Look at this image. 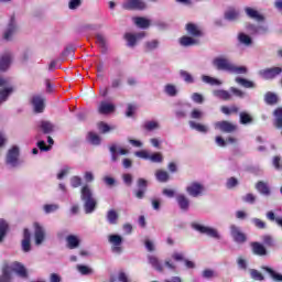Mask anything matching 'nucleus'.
<instances>
[{
  "label": "nucleus",
  "instance_id": "obj_14",
  "mask_svg": "<svg viewBox=\"0 0 282 282\" xmlns=\"http://www.w3.org/2000/svg\"><path fill=\"white\" fill-rule=\"evenodd\" d=\"M19 158V148L13 147L11 150H9V153L7 155V162L11 164V166H17Z\"/></svg>",
  "mask_w": 282,
  "mask_h": 282
},
{
  "label": "nucleus",
  "instance_id": "obj_36",
  "mask_svg": "<svg viewBox=\"0 0 282 282\" xmlns=\"http://www.w3.org/2000/svg\"><path fill=\"white\" fill-rule=\"evenodd\" d=\"M263 270H265V272H268L270 274V276L273 279V281H282V274L281 273H276V271L272 270L271 268H263Z\"/></svg>",
  "mask_w": 282,
  "mask_h": 282
},
{
  "label": "nucleus",
  "instance_id": "obj_48",
  "mask_svg": "<svg viewBox=\"0 0 282 282\" xmlns=\"http://www.w3.org/2000/svg\"><path fill=\"white\" fill-rule=\"evenodd\" d=\"M165 93L169 96H175L177 94V88H175L174 85H167V86H165Z\"/></svg>",
  "mask_w": 282,
  "mask_h": 282
},
{
  "label": "nucleus",
  "instance_id": "obj_8",
  "mask_svg": "<svg viewBox=\"0 0 282 282\" xmlns=\"http://www.w3.org/2000/svg\"><path fill=\"white\" fill-rule=\"evenodd\" d=\"M186 191L192 197H198V195L204 193V186L199 183H192L187 186Z\"/></svg>",
  "mask_w": 282,
  "mask_h": 282
},
{
  "label": "nucleus",
  "instance_id": "obj_34",
  "mask_svg": "<svg viewBox=\"0 0 282 282\" xmlns=\"http://www.w3.org/2000/svg\"><path fill=\"white\" fill-rule=\"evenodd\" d=\"M40 128L44 133H52L54 131V126L50 121H41Z\"/></svg>",
  "mask_w": 282,
  "mask_h": 282
},
{
  "label": "nucleus",
  "instance_id": "obj_40",
  "mask_svg": "<svg viewBox=\"0 0 282 282\" xmlns=\"http://www.w3.org/2000/svg\"><path fill=\"white\" fill-rule=\"evenodd\" d=\"M257 189L259 191V193H261L262 195H268L270 193V187H268V184L263 183V182H259L257 184Z\"/></svg>",
  "mask_w": 282,
  "mask_h": 282
},
{
  "label": "nucleus",
  "instance_id": "obj_50",
  "mask_svg": "<svg viewBox=\"0 0 282 282\" xmlns=\"http://www.w3.org/2000/svg\"><path fill=\"white\" fill-rule=\"evenodd\" d=\"M96 43L99 45V47L105 48L107 46V41L105 40V36L102 35H97L96 36Z\"/></svg>",
  "mask_w": 282,
  "mask_h": 282
},
{
  "label": "nucleus",
  "instance_id": "obj_29",
  "mask_svg": "<svg viewBox=\"0 0 282 282\" xmlns=\"http://www.w3.org/2000/svg\"><path fill=\"white\" fill-rule=\"evenodd\" d=\"M225 19H227V21H235L239 19V12L235 9H229L225 12Z\"/></svg>",
  "mask_w": 282,
  "mask_h": 282
},
{
  "label": "nucleus",
  "instance_id": "obj_24",
  "mask_svg": "<svg viewBox=\"0 0 282 282\" xmlns=\"http://www.w3.org/2000/svg\"><path fill=\"white\" fill-rule=\"evenodd\" d=\"M66 241H67V246L70 250L78 248V246L80 243V239H78V237L72 236V235L66 238Z\"/></svg>",
  "mask_w": 282,
  "mask_h": 282
},
{
  "label": "nucleus",
  "instance_id": "obj_51",
  "mask_svg": "<svg viewBox=\"0 0 282 282\" xmlns=\"http://www.w3.org/2000/svg\"><path fill=\"white\" fill-rule=\"evenodd\" d=\"M144 127L148 131H153V129H158L159 124L156 121H148L144 123Z\"/></svg>",
  "mask_w": 282,
  "mask_h": 282
},
{
  "label": "nucleus",
  "instance_id": "obj_54",
  "mask_svg": "<svg viewBox=\"0 0 282 282\" xmlns=\"http://www.w3.org/2000/svg\"><path fill=\"white\" fill-rule=\"evenodd\" d=\"M231 94H234V96H236L237 98H243V96H246V93H243L240 89H237L235 87L230 88Z\"/></svg>",
  "mask_w": 282,
  "mask_h": 282
},
{
  "label": "nucleus",
  "instance_id": "obj_58",
  "mask_svg": "<svg viewBox=\"0 0 282 282\" xmlns=\"http://www.w3.org/2000/svg\"><path fill=\"white\" fill-rule=\"evenodd\" d=\"M182 78H184L185 83H193V76L191 74L186 73V70L181 72Z\"/></svg>",
  "mask_w": 282,
  "mask_h": 282
},
{
  "label": "nucleus",
  "instance_id": "obj_46",
  "mask_svg": "<svg viewBox=\"0 0 282 282\" xmlns=\"http://www.w3.org/2000/svg\"><path fill=\"white\" fill-rule=\"evenodd\" d=\"M251 279H254V281H263V274L261 272L252 269L250 271Z\"/></svg>",
  "mask_w": 282,
  "mask_h": 282
},
{
  "label": "nucleus",
  "instance_id": "obj_2",
  "mask_svg": "<svg viewBox=\"0 0 282 282\" xmlns=\"http://www.w3.org/2000/svg\"><path fill=\"white\" fill-rule=\"evenodd\" d=\"M214 65L217 69H224L225 72H230L231 74H247L248 68L246 66H236L230 63L227 58L217 57L214 59Z\"/></svg>",
  "mask_w": 282,
  "mask_h": 282
},
{
  "label": "nucleus",
  "instance_id": "obj_59",
  "mask_svg": "<svg viewBox=\"0 0 282 282\" xmlns=\"http://www.w3.org/2000/svg\"><path fill=\"white\" fill-rule=\"evenodd\" d=\"M44 210L45 213H54L55 210H58V205H45Z\"/></svg>",
  "mask_w": 282,
  "mask_h": 282
},
{
  "label": "nucleus",
  "instance_id": "obj_30",
  "mask_svg": "<svg viewBox=\"0 0 282 282\" xmlns=\"http://www.w3.org/2000/svg\"><path fill=\"white\" fill-rule=\"evenodd\" d=\"M155 177L159 182H169V172L164 170H158L155 172Z\"/></svg>",
  "mask_w": 282,
  "mask_h": 282
},
{
  "label": "nucleus",
  "instance_id": "obj_38",
  "mask_svg": "<svg viewBox=\"0 0 282 282\" xmlns=\"http://www.w3.org/2000/svg\"><path fill=\"white\" fill-rule=\"evenodd\" d=\"M97 128L101 133H109V131L116 129V127H110L109 124L102 121L97 124Z\"/></svg>",
  "mask_w": 282,
  "mask_h": 282
},
{
  "label": "nucleus",
  "instance_id": "obj_57",
  "mask_svg": "<svg viewBox=\"0 0 282 282\" xmlns=\"http://www.w3.org/2000/svg\"><path fill=\"white\" fill-rule=\"evenodd\" d=\"M137 158H142L143 160H149L150 154L147 152V150L138 151L135 152Z\"/></svg>",
  "mask_w": 282,
  "mask_h": 282
},
{
  "label": "nucleus",
  "instance_id": "obj_23",
  "mask_svg": "<svg viewBox=\"0 0 282 282\" xmlns=\"http://www.w3.org/2000/svg\"><path fill=\"white\" fill-rule=\"evenodd\" d=\"M133 23H135V25L138 28H141L142 30H144V29L149 28V25H151V21L145 18H133Z\"/></svg>",
  "mask_w": 282,
  "mask_h": 282
},
{
  "label": "nucleus",
  "instance_id": "obj_13",
  "mask_svg": "<svg viewBox=\"0 0 282 282\" xmlns=\"http://www.w3.org/2000/svg\"><path fill=\"white\" fill-rule=\"evenodd\" d=\"M98 111H99V113L107 116V115L113 113V111H116V106L111 102L102 101L99 105Z\"/></svg>",
  "mask_w": 282,
  "mask_h": 282
},
{
  "label": "nucleus",
  "instance_id": "obj_10",
  "mask_svg": "<svg viewBox=\"0 0 282 282\" xmlns=\"http://www.w3.org/2000/svg\"><path fill=\"white\" fill-rule=\"evenodd\" d=\"M34 228H35V234H34L35 243L36 246H41L45 240V230H43V227L37 223L34 224Z\"/></svg>",
  "mask_w": 282,
  "mask_h": 282
},
{
  "label": "nucleus",
  "instance_id": "obj_26",
  "mask_svg": "<svg viewBox=\"0 0 282 282\" xmlns=\"http://www.w3.org/2000/svg\"><path fill=\"white\" fill-rule=\"evenodd\" d=\"M251 247L254 254H259L260 257H263V254H265V247H263V245L259 242H252Z\"/></svg>",
  "mask_w": 282,
  "mask_h": 282
},
{
  "label": "nucleus",
  "instance_id": "obj_43",
  "mask_svg": "<svg viewBox=\"0 0 282 282\" xmlns=\"http://www.w3.org/2000/svg\"><path fill=\"white\" fill-rule=\"evenodd\" d=\"M240 122L241 124H250V122H252V116H250L248 112H241Z\"/></svg>",
  "mask_w": 282,
  "mask_h": 282
},
{
  "label": "nucleus",
  "instance_id": "obj_22",
  "mask_svg": "<svg viewBox=\"0 0 282 282\" xmlns=\"http://www.w3.org/2000/svg\"><path fill=\"white\" fill-rule=\"evenodd\" d=\"M186 31L188 32V34H192V36H202V30L194 23H188L186 25Z\"/></svg>",
  "mask_w": 282,
  "mask_h": 282
},
{
  "label": "nucleus",
  "instance_id": "obj_41",
  "mask_svg": "<svg viewBox=\"0 0 282 282\" xmlns=\"http://www.w3.org/2000/svg\"><path fill=\"white\" fill-rule=\"evenodd\" d=\"M8 232V223L6 220L0 219V241L3 240V237H6V234Z\"/></svg>",
  "mask_w": 282,
  "mask_h": 282
},
{
  "label": "nucleus",
  "instance_id": "obj_21",
  "mask_svg": "<svg viewBox=\"0 0 282 282\" xmlns=\"http://www.w3.org/2000/svg\"><path fill=\"white\" fill-rule=\"evenodd\" d=\"M31 245H30V230L24 229V238L22 240V250L24 252H30Z\"/></svg>",
  "mask_w": 282,
  "mask_h": 282
},
{
  "label": "nucleus",
  "instance_id": "obj_18",
  "mask_svg": "<svg viewBox=\"0 0 282 282\" xmlns=\"http://www.w3.org/2000/svg\"><path fill=\"white\" fill-rule=\"evenodd\" d=\"M147 186H148V182L144 178H139L138 180V192L135 194V196L138 197V199H142V197H144V193H147Z\"/></svg>",
  "mask_w": 282,
  "mask_h": 282
},
{
  "label": "nucleus",
  "instance_id": "obj_39",
  "mask_svg": "<svg viewBox=\"0 0 282 282\" xmlns=\"http://www.w3.org/2000/svg\"><path fill=\"white\" fill-rule=\"evenodd\" d=\"M107 219L109 224H118V213L113 209L109 210L107 214Z\"/></svg>",
  "mask_w": 282,
  "mask_h": 282
},
{
  "label": "nucleus",
  "instance_id": "obj_45",
  "mask_svg": "<svg viewBox=\"0 0 282 282\" xmlns=\"http://www.w3.org/2000/svg\"><path fill=\"white\" fill-rule=\"evenodd\" d=\"M88 140L91 144H100V137L94 132L88 134Z\"/></svg>",
  "mask_w": 282,
  "mask_h": 282
},
{
  "label": "nucleus",
  "instance_id": "obj_32",
  "mask_svg": "<svg viewBox=\"0 0 282 282\" xmlns=\"http://www.w3.org/2000/svg\"><path fill=\"white\" fill-rule=\"evenodd\" d=\"M236 83H238V85H241L242 87H246V89H252V87H254V83L246 78L237 77Z\"/></svg>",
  "mask_w": 282,
  "mask_h": 282
},
{
  "label": "nucleus",
  "instance_id": "obj_6",
  "mask_svg": "<svg viewBox=\"0 0 282 282\" xmlns=\"http://www.w3.org/2000/svg\"><path fill=\"white\" fill-rule=\"evenodd\" d=\"M193 228L195 230H198V232H202V235H207L208 237H213L214 239H219V232H217L214 228L202 226L199 224H194Z\"/></svg>",
  "mask_w": 282,
  "mask_h": 282
},
{
  "label": "nucleus",
  "instance_id": "obj_49",
  "mask_svg": "<svg viewBox=\"0 0 282 282\" xmlns=\"http://www.w3.org/2000/svg\"><path fill=\"white\" fill-rule=\"evenodd\" d=\"M149 160H151V162H162L164 158L162 156V153L156 152L154 154H151Z\"/></svg>",
  "mask_w": 282,
  "mask_h": 282
},
{
  "label": "nucleus",
  "instance_id": "obj_60",
  "mask_svg": "<svg viewBox=\"0 0 282 282\" xmlns=\"http://www.w3.org/2000/svg\"><path fill=\"white\" fill-rule=\"evenodd\" d=\"M123 182L128 186H131V184L133 182V176L131 174H123Z\"/></svg>",
  "mask_w": 282,
  "mask_h": 282
},
{
  "label": "nucleus",
  "instance_id": "obj_52",
  "mask_svg": "<svg viewBox=\"0 0 282 282\" xmlns=\"http://www.w3.org/2000/svg\"><path fill=\"white\" fill-rule=\"evenodd\" d=\"M77 270L80 274H91V268L87 265H77Z\"/></svg>",
  "mask_w": 282,
  "mask_h": 282
},
{
  "label": "nucleus",
  "instance_id": "obj_62",
  "mask_svg": "<svg viewBox=\"0 0 282 282\" xmlns=\"http://www.w3.org/2000/svg\"><path fill=\"white\" fill-rule=\"evenodd\" d=\"M237 184V178L231 177L227 181V188H235V185Z\"/></svg>",
  "mask_w": 282,
  "mask_h": 282
},
{
  "label": "nucleus",
  "instance_id": "obj_15",
  "mask_svg": "<svg viewBox=\"0 0 282 282\" xmlns=\"http://www.w3.org/2000/svg\"><path fill=\"white\" fill-rule=\"evenodd\" d=\"M145 33L141 32L138 34H133V33H126L124 39L128 42V45L130 47H133V45H135V41L140 40V39H144Z\"/></svg>",
  "mask_w": 282,
  "mask_h": 282
},
{
  "label": "nucleus",
  "instance_id": "obj_7",
  "mask_svg": "<svg viewBox=\"0 0 282 282\" xmlns=\"http://www.w3.org/2000/svg\"><path fill=\"white\" fill-rule=\"evenodd\" d=\"M215 129L223 131L224 133H232V131L237 130V126L232 124L228 121H218L214 124Z\"/></svg>",
  "mask_w": 282,
  "mask_h": 282
},
{
  "label": "nucleus",
  "instance_id": "obj_63",
  "mask_svg": "<svg viewBox=\"0 0 282 282\" xmlns=\"http://www.w3.org/2000/svg\"><path fill=\"white\" fill-rule=\"evenodd\" d=\"M118 279H119L120 282H129V280L127 278V273H124L122 271L119 273Z\"/></svg>",
  "mask_w": 282,
  "mask_h": 282
},
{
  "label": "nucleus",
  "instance_id": "obj_25",
  "mask_svg": "<svg viewBox=\"0 0 282 282\" xmlns=\"http://www.w3.org/2000/svg\"><path fill=\"white\" fill-rule=\"evenodd\" d=\"M12 61V57H10V54H7L0 58V70L6 72L8 67H10V63Z\"/></svg>",
  "mask_w": 282,
  "mask_h": 282
},
{
  "label": "nucleus",
  "instance_id": "obj_33",
  "mask_svg": "<svg viewBox=\"0 0 282 282\" xmlns=\"http://www.w3.org/2000/svg\"><path fill=\"white\" fill-rule=\"evenodd\" d=\"M214 96H216V98H220V100H230L231 98L230 93L226 90H215Z\"/></svg>",
  "mask_w": 282,
  "mask_h": 282
},
{
  "label": "nucleus",
  "instance_id": "obj_16",
  "mask_svg": "<svg viewBox=\"0 0 282 282\" xmlns=\"http://www.w3.org/2000/svg\"><path fill=\"white\" fill-rule=\"evenodd\" d=\"M148 261L150 265L156 270V272H162L164 270V267L162 265V262L160 261V258L156 256H148Z\"/></svg>",
  "mask_w": 282,
  "mask_h": 282
},
{
  "label": "nucleus",
  "instance_id": "obj_11",
  "mask_svg": "<svg viewBox=\"0 0 282 282\" xmlns=\"http://www.w3.org/2000/svg\"><path fill=\"white\" fill-rule=\"evenodd\" d=\"M231 237L237 243H243L246 241V234L241 232V230L232 225L231 227Z\"/></svg>",
  "mask_w": 282,
  "mask_h": 282
},
{
  "label": "nucleus",
  "instance_id": "obj_42",
  "mask_svg": "<svg viewBox=\"0 0 282 282\" xmlns=\"http://www.w3.org/2000/svg\"><path fill=\"white\" fill-rule=\"evenodd\" d=\"M238 39L243 45H252V39L246 33H240Z\"/></svg>",
  "mask_w": 282,
  "mask_h": 282
},
{
  "label": "nucleus",
  "instance_id": "obj_27",
  "mask_svg": "<svg viewBox=\"0 0 282 282\" xmlns=\"http://www.w3.org/2000/svg\"><path fill=\"white\" fill-rule=\"evenodd\" d=\"M180 43L184 47H188L191 45H197L198 41L191 36H183V37H181Z\"/></svg>",
  "mask_w": 282,
  "mask_h": 282
},
{
  "label": "nucleus",
  "instance_id": "obj_17",
  "mask_svg": "<svg viewBox=\"0 0 282 282\" xmlns=\"http://www.w3.org/2000/svg\"><path fill=\"white\" fill-rule=\"evenodd\" d=\"M109 241L110 243H112V246H115L112 248V252L120 253L121 251L120 243H122V237H120L119 235H111L109 237Z\"/></svg>",
  "mask_w": 282,
  "mask_h": 282
},
{
  "label": "nucleus",
  "instance_id": "obj_53",
  "mask_svg": "<svg viewBox=\"0 0 282 282\" xmlns=\"http://www.w3.org/2000/svg\"><path fill=\"white\" fill-rule=\"evenodd\" d=\"M203 276H204V279H213V278L217 276V273L210 269H207V270L203 271Z\"/></svg>",
  "mask_w": 282,
  "mask_h": 282
},
{
  "label": "nucleus",
  "instance_id": "obj_64",
  "mask_svg": "<svg viewBox=\"0 0 282 282\" xmlns=\"http://www.w3.org/2000/svg\"><path fill=\"white\" fill-rule=\"evenodd\" d=\"M50 280L51 282H61V275L52 273Z\"/></svg>",
  "mask_w": 282,
  "mask_h": 282
},
{
  "label": "nucleus",
  "instance_id": "obj_9",
  "mask_svg": "<svg viewBox=\"0 0 282 282\" xmlns=\"http://www.w3.org/2000/svg\"><path fill=\"white\" fill-rule=\"evenodd\" d=\"M32 105L36 113H42V111L45 109V99L39 95H35L32 98Z\"/></svg>",
  "mask_w": 282,
  "mask_h": 282
},
{
  "label": "nucleus",
  "instance_id": "obj_12",
  "mask_svg": "<svg viewBox=\"0 0 282 282\" xmlns=\"http://www.w3.org/2000/svg\"><path fill=\"white\" fill-rule=\"evenodd\" d=\"M281 72H282L281 67H273V68L261 70L260 75L262 76V78L270 79V78H274L275 76H279Z\"/></svg>",
  "mask_w": 282,
  "mask_h": 282
},
{
  "label": "nucleus",
  "instance_id": "obj_3",
  "mask_svg": "<svg viewBox=\"0 0 282 282\" xmlns=\"http://www.w3.org/2000/svg\"><path fill=\"white\" fill-rule=\"evenodd\" d=\"M82 199L85 203L86 213H94V208H96V198H94L91 188H89L88 185H85L82 188Z\"/></svg>",
  "mask_w": 282,
  "mask_h": 282
},
{
  "label": "nucleus",
  "instance_id": "obj_1",
  "mask_svg": "<svg viewBox=\"0 0 282 282\" xmlns=\"http://www.w3.org/2000/svg\"><path fill=\"white\" fill-rule=\"evenodd\" d=\"M13 272L18 274V276H21V279H25V276H28V270H25V267L19 262H13L11 264L3 265L0 282H10Z\"/></svg>",
  "mask_w": 282,
  "mask_h": 282
},
{
  "label": "nucleus",
  "instance_id": "obj_5",
  "mask_svg": "<svg viewBox=\"0 0 282 282\" xmlns=\"http://www.w3.org/2000/svg\"><path fill=\"white\" fill-rule=\"evenodd\" d=\"M122 8H124V10H144L147 3L143 0H126Z\"/></svg>",
  "mask_w": 282,
  "mask_h": 282
},
{
  "label": "nucleus",
  "instance_id": "obj_47",
  "mask_svg": "<svg viewBox=\"0 0 282 282\" xmlns=\"http://www.w3.org/2000/svg\"><path fill=\"white\" fill-rule=\"evenodd\" d=\"M191 117L194 120H202V118H204V112L199 109H194L191 113Z\"/></svg>",
  "mask_w": 282,
  "mask_h": 282
},
{
  "label": "nucleus",
  "instance_id": "obj_31",
  "mask_svg": "<svg viewBox=\"0 0 282 282\" xmlns=\"http://www.w3.org/2000/svg\"><path fill=\"white\" fill-rule=\"evenodd\" d=\"M177 203L180 205V208L182 210H188V198L184 195H178L177 196Z\"/></svg>",
  "mask_w": 282,
  "mask_h": 282
},
{
  "label": "nucleus",
  "instance_id": "obj_61",
  "mask_svg": "<svg viewBox=\"0 0 282 282\" xmlns=\"http://www.w3.org/2000/svg\"><path fill=\"white\" fill-rule=\"evenodd\" d=\"M78 6H80V0H70V2H69L70 10H76V8H78Z\"/></svg>",
  "mask_w": 282,
  "mask_h": 282
},
{
  "label": "nucleus",
  "instance_id": "obj_55",
  "mask_svg": "<svg viewBox=\"0 0 282 282\" xmlns=\"http://www.w3.org/2000/svg\"><path fill=\"white\" fill-rule=\"evenodd\" d=\"M192 100L198 105H202V102H204V97L200 94L194 93L192 95Z\"/></svg>",
  "mask_w": 282,
  "mask_h": 282
},
{
  "label": "nucleus",
  "instance_id": "obj_35",
  "mask_svg": "<svg viewBox=\"0 0 282 282\" xmlns=\"http://www.w3.org/2000/svg\"><path fill=\"white\" fill-rule=\"evenodd\" d=\"M274 116H275V127H278V129H282V108H278L274 111Z\"/></svg>",
  "mask_w": 282,
  "mask_h": 282
},
{
  "label": "nucleus",
  "instance_id": "obj_28",
  "mask_svg": "<svg viewBox=\"0 0 282 282\" xmlns=\"http://www.w3.org/2000/svg\"><path fill=\"white\" fill-rule=\"evenodd\" d=\"M189 127L192 129H195L199 133H207L208 132V127H206V126H204L202 123H197L195 121H189Z\"/></svg>",
  "mask_w": 282,
  "mask_h": 282
},
{
  "label": "nucleus",
  "instance_id": "obj_19",
  "mask_svg": "<svg viewBox=\"0 0 282 282\" xmlns=\"http://www.w3.org/2000/svg\"><path fill=\"white\" fill-rule=\"evenodd\" d=\"M245 12L247 15H249L250 19H254V21H263V15L259 13V11L248 7L245 9Z\"/></svg>",
  "mask_w": 282,
  "mask_h": 282
},
{
  "label": "nucleus",
  "instance_id": "obj_4",
  "mask_svg": "<svg viewBox=\"0 0 282 282\" xmlns=\"http://www.w3.org/2000/svg\"><path fill=\"white\" fill-rule=\"evenodd\" d=\"M0 105L1 102H6L8 100V96L14 91V87H12V82L10 78L0 77Z\"/></svg>",
  "mask_w": 282,
  "mask_h": 282
},
{
  "label": "nucleus",
  "instance_id": "obj_44",
  "mask_svg": "<svg viewBox=\"0 0 282 282\" xmlns=\"http://www.w3.org/2000/svg\"><path fill=\"white\" fill-rule=\"evenodd\" d=\"M276 100H279L276 95H274L272 93H268L265 95V102H268V105H274L276 102Z\"/></svg>",
  "mask_w": 282,
  "mask_h": 282
},
{
  "label": "nucleus",
  "instance_id": "obj_56",
  "mask_svg": "<svg viewBox=\"0 0 282 282\" xmlns=\"http://www.w3.org/2000/svg\"><path fill=\"white\" fill-rule=\"evenodd\" d=\"M70 184H72L73 188H78V186H80V184H82L80 177L74 176V177L70 180Z\"/></svg>",
  "mask_w": 282,
  "mask_h": 282
},
{
  "label": "nucleus",
  "instance_id": "obj_20",
  "mask_svg": "<svg viewBox=\"0 0 282 282\" xmlns=\"http://www.w3.org/2000/svg\"><path fill=\"white\" fill-rule=\"evenodd\" d=\"M14 32H17V25L14 24V20L11 19V22L9 24V28L7 29V31L4 32L3 39L6 41H10V39H12V34H14Z\"/></svg>",
  "mask_w": 282,
  "mask_h": 282
},
{
  "label": "nucleus",
  "instance_id": "obj_37",
  "mask_svg": "<svg viewBox=\"0 0 282 282\" xmlns=\"http://www.w3.org/2000/svg\"><path fill=\"white\" fill-rule=\"evenodd\" d=\"M203 83H206L207 85H221V82L217 78L210 77V76H206L204 75L203 77Z\"/></svg>",
  "mask_w": 282,
  "mask_h": 282
}]
</instances>
